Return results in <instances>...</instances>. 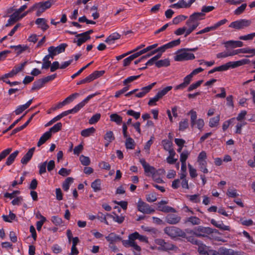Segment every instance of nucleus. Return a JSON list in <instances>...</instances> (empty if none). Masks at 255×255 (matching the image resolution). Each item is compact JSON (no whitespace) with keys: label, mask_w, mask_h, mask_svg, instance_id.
<instances>
[{"label":"nucleus","mask_w":255,"mask_h":255,"mask_svg":"<svg viewBox=\"0 0 255 255\" xmlns=\"http://www.w3.org/2000/svg\"><path fill=\"white\" fill-rule=\"evenodd\" d=\"M188 115H190L191 127L194 128L196 126L200 130H202L205 125L204 121L202 119L197 120V112L193 110H191L188 112Z\"/></svg>","instance_id":"1"},{"label":"nucleus","mask_w":255,"mask_h":255,"mask_svg":"<svg viewBox=\"0 0 255 255\" xmlns=\"http://www.w3.org/2000/svg\"><path fill=\"white\" fill-rule=\"evenodd\" d=\"M165 234H167L171 238H174L178 237L182 238L186 237V233L180 228L174 227H167L164 229Z\"/></svg>","instance_id":"2"},{"label":"nucleus","mask_w":255,"mask_h":255,"mask_svg":"<svg viewBox=\"0 0 255 255\" xmlns=\"http://www.w3.org/2000/svg\"><path fill=\"white\" fill-rule=\"evenodd\" d=\"M100 93L99 92H96L95 93L92 94L88 96L86 98H85L82 101H81L79 104H77L75 107L72 109L68 110L66 111V112L67 113L68 115L70 114H75L78 113L82 108H83L86 104L88 103V102L93 98L95 97L96 96L99 95Z\"/></svg>","instance_id":"3"},{"label":"nucleus","mask_w":255,"mask_h":255,"mask_svg":"<svg viewBox=\"0 0 255 255\" xmlns=\"http://www.w3.org/2000/svg\"><path fill=\"white\" fill-rule=\"evenodd\" d=\"M213 230L211 228L199 226L191 230L190 233L193 234L196 237H204L205 234L210 235L213 233Z\"/></svg>","instance_id":"4"},{"label":"nucleus","mask_w":255,"mask_h":255,"mask_svg":"<svg viewBox=\"0 0 255 255\" xmlns=\"http://www.w3.org/2000/svg\"><path fill=\"white\" fill-rule=\"evenodd\" d=\"M188 51H180L179 49L176 52V55L174 56L175 61H183L187 60H193L195 58V55L193 53L187 52Z\"/></svg>","instance_id":"5"},{"label":"nucleus","mask_w":255,"mask_h":255,"mask_svg":"<svg viewBox=\"0 0 255 255\" xmlns=\"http://www.w3.org/2000/svg\"><path fill=\"white\" fill-rule=\"evenodd\" d=\"M252 23V21L250 19H241L232 22L229 26L236 29H241L249 26Z\"/></svg>","instance_id":"6"},{"label":"nucleus","mask_w":255,"mask_h":255,"mask_svg":"<svg viewBox=\"0 0 255 255\" xmlns=\"http://www.w3.org/2000/svg\"><path fill=\"white\" fill-rule=\"evenodd\" d=\"M137 208L138 211L145 214H151L155 212L154 209L152 208L149 204L142 201L140 198L137 203Z\"/></svg>","instance_id":"7"},{"label":"nucleus","mask_w":255,"mask_h":255,"mask_svg":"<svg viewBox=\"0 0 255 255\" xmlns=\"http://www.w3.org/2000/svg\"><path fill=\"white\" fill-rule=\"evenodd\" d=\"M67 46V44L66 43H62L57 47L51 46L48 48V51L54 57L55 55L64 52Z\"/></svg>","instance_id":"8"},{"label":"nucleus","mask_w":255,"mask_h":255,"mask_svg":"<svg viewBox=\"0 0 255 255\" xmlns=\"http://www.w3.org/2000/svg\"><path fill=\"white\" fill-rule=\"evenodd\" d=\"M155 242L156 245L159 246L158 247L159 250L163 251L172 250L174 248V246L172 244L168 242H166L163 239H157L155 240Z\"/></svg>","instance_id":"9"},{"label":"nucleus","mask_w":255,"mask_h":255,"mask_svg":"<svg viewBox=\"0 0 255 255\" xmlns=\"http://www.w3.org/2000/svg\"><path fill=\"white\" fill-rule=\"evenodd\" d=\"M155 84L156 82H154L147 86L142 87L141 88L139 92L135 94V97L140 98L143 97L145 96L146 94L150 91V90L152 89Z\"/></svg>","instance_id":"10"},{"label":"nucleus","mask_w":255,"mask_h":255,"mask_svg":"<svg viewBox=\"0 0 255 255\" xmlns=\"http://www.w3.org/2000/svg\"><path fill=\"white\" fill-rule=\"evenodd\" d=\"M193 76L191 75V73L187 75L185 77H184L183 83L176 85L174 87L175 90H183L185 89L190 83Z\"/></svg>","instance_id":"11"},{"label":"nucleus","mask_w":255,"mask_h":255,"mask_svg":"<svg viewBox=\"0 0 255 255\" xmlns=\"http://www.w3.org/2000/svg\"><path fill=\"white\" fill-rule=\"evenodd\" d=\"M165 221L171 225H175L181 220V217L177 215L169 214L165 217Z\"/></svg>","instance_id":"12"},{"label":"nucleus","mask_w":255,"mask_h":255,"mask_svg":"<svg viewBox=\"0 0 255 255\" xmlns=\"http://www.w3.org/2000/svg\"><path fill=\"white\" fill-rule=\"evenodd\" d=\"M35 23L38 25V28H40L43 31H46L49 28V25L47 23V20L44 18H38Z\"/></svg>","instance_id":"13"},{"label":"nucleus","mask_w":255,"mask_h":255,"mask_svg":"<svg viewBox=\"0 0 255 255\" xmlns=\"http://www.w3.org/2000/svg\"><path fill=\"white\" fill-rule=\"evenodd\" d=\"M35 150V147L30 148L27 152L21 158V163L23 164H26L31 160Z\"/></svg>","instance_id":"14"},{"label":"nucleus","mask_w":255,"mask_h":255,"mask_svg":"<svg viewBox=\"0 0 255 255\" xmlns=\"http://www.w3.org/2000/svg\"><path fill=\"white\" fill-rule=\"evenodd\" d=\"M106 240L110 244H114L115 243L121 240V237L114 233H111L105 237Z\"/></svg>","instance_id":"15"},{"label":"nucleus","mask_w":255,"mask_h":255,"mask_svg":"<svg viewBox=\"0 0 255 255\" xmlns=\"http://www.w3.org/2000/svg\"><path fill=\"white\" fill-rule=\"evenodd\" d=\"M114 215L107 213V216L108 218H112L114 221L119 224H122L125 220V217L123 216H119L115 212H113Z\"/></svg>","instance_id":"16"},{"label":"nucleus","mask_w":255,"mask_h":255,"mask_svg":"<svg viewBox=\"0 0 255 255\" xmlns=\"http://www.w3.org/2000/svg\"><path fill=\"white\" fill-rule=\"evenodd\" d=\"M210 247L203 244L201 242L198 246V252L200 255H207Z\"/></svg>","instance_id":"17"},{"label":"nucleus","mask_w":255,"mask_h":255,"mask_svg":"<svg viewBox=\"0 0 255 255\" xmlns=\"http://www.w3.org/2000/svg\"><path fill=\"white\" fill-rule=\"evenodd\" d=\"M121 35L117 32H115L110 35L105 40V42L109 44H113L116 40L120 39Z\"/></svg>","instance_id":"18"},{"label":"nucleus","mask_w":255,"mask_h":255,"mask_svg":"<svg viewBox=\"0 0 255 255\" xmlns=\"http://www.w3.org/2000/svg\"><path fill=\"white\" fill-rule=\"evenodd\" d=\"M243 42L241 41L229 40L226 42V47H231L233 48L241 47L243 46Z\"/></svg>","instance_id":"19"},{"label":"nucleus","mask_w":255,"mask_h":255,"mask_svg":"<svg viewBox=\"0 0 255 255\" xmlns=\"http://www.w3.org/2000/svg\"><path fill=\"white\" fill-rule=\"evenodd\" d=\"M205 14L202 12H195L192 13L189 17L194 22L204 19Z\"/></svg>","instance_id":"20"},{"label":"nucleus","mask_w":255,"mask_h":255,"mask_svg":"<svg viewBox=\"0 0 255 255\" xmlns=\"http://www.w3.org/2000/svg\"><path fill=\"white\" fill-rule=\"evenodd\" d=\"M19 152L18 150H15L11 153L6 159L5 164L7 166L10 165L14 162Z\"/></svg>","instance_id":"21"},{"label":"nucleus","mask_w":255,"mask_h":255,"mask_svg":"<svg viewBox=\"0 0 255 255\" xmlns=\"http://www.w3.org/2000/svg\"><path fill=\"white\" fill-rule=\"evenodd\" d=\"M101 180L97 179L91 183V187L95 192H97L101 190Z\"/></svg>","instance_id":"22"},{"label":"nucleus","mask_w":255,"mask_h":255,"mask_svg":"<svg viewBox=\"0 0 255 255\" xmlns=\"http://www.w3.org/2000/svg\"><path fill=\"white\" fill-rule=\"evenodd\" d=\"M220 120V115H218L216 117L210 118L209 122V126L212 128L217 127L219 124Z\"/></svg>","instance_id":"23"},{"label":"nucleus","mask_w":255,"mask_h":255,"mask_svg":"<svg viewBox=\"0 0 255 255\" xmlns=\"http://www.w3.org/2000/svg\"><path fill=\"white\" fill-rule=\"evenodd\" d=\"M162 143L164 149L168 151L169 153L171 152V151H174L172 148V142L170 140L164 139L162 140Z\"/></svg>","instance_id":"24"},{"label":"nucleus","mask_w":255,"mask_h":255,"mask_svg":"<svg viewBox=\"0 0 255 255\" xmlns=\"http://www.w3.org/2000/svg\"><path fill=\"white\" fill-rule=\"evenodd\" d=\"M76 37L78 38L77 40L74 39V42L76 43L78 46H80L83 43H85L89 39L88 37H86L85 35H80V33L76 34Z\"/></svg>","instance_id":"25"},{"label":"nucleus","mask_w":255,"mask_h":255,"mask_svg":"<svg viewBox=\"0 0 255 255\" xmlns=\"http://www.w3.org/2000/svg\"><path fill=\"white\" fill-rule=\"evenodd\" d=\"M51 135L48 132V131L45 132L39 138L37 145L39 147L43 144H44L48 139L51 137Z\"/></svg>","instance_id":"26"},{"label":"nucleus","mask_w":255,"mask_h":255,"mask_svg":"<svg viewBox=\"0 0 255 255\" xmlns=\"http://www.w3.org/2000/svg\"><path fill=\"white\" fill-rule=\"evenodd\" d=\"M201 220L198 217L196 216H191L187 218L185 221V223H190L193 225H198L201 224Z\"/></svg>","instance_id":"27"},{"label":"nucleus","mask_w":255,"mask_h":255,"mask_svg":"<svg viewBox=\"0 0 255 255\" xmlns=\"http://www.w3.org/2000/svg\"><path fill=\"white\" fill-rule=\"evenodd\" d=\"M44 85L42 79H39L33 83L31 90L34 91L41 89Z\"/></svg>","instance_id":"28"},{"label":"nucleus","mask_w":255,"mask_h":255,"mask_svg":"<svg viewBox=\"0 0 255 255\" xmlns=\"http://www.w3.org/2000/svg\"><path fill=\"white\" fill-rule=\"evenodd\" d=\"M74 179L72 177H67L62 183V188L65 191L69 189L70 185L73 182Z\"/></svg>","instance_id":"29"},{"label":"nucleus","mask_w":255,"mask_h":255,"mask_svg":"<svg viewBox=\"0 0 255 255\" xmlns=\"http://www.w3.org/2000/svg\"><path fill=\"white\" fill-rule=\"evenodd\" d=\"M96 131L94 127L84 129L81 131V134L84 137H88L94 133Z\"/></svg>","instance_id":"30"},{"label":"nucleus","mask_w":255,"mask_h":255,"mask_svg":"<svg viewBox=\"0 0 255 255\" xmlns=\"http://www.w3.org/2000/svg\"><path fill=\"white\" fill-rule=\"evenodd\" d=\"M170 61L168 58L160 60L155 63V66L157 68H161L162 67H167L170 65Z\"/></svg>","instance_id":"31"},{"label":"nucleus","mask_w":255,"mask_h":255,"mask_svg":"<svg viewBox=\"0 0 255 255\" xmlns=\"http://www.w3.org/2000/svg\"><path fill=\"white\" fill-rule=\"evenodd\" d=\"M19 70L17 67L14 66L13 69L8 73H6L2 75L1 79H7L8 78H11L19 72Z\"/></svg>","instance_id":"32"},{"label":"nucleus","mask_w":255,"mask_h":255,"mask_svg":"<svg viewBox=\"0 0 255 255\" xmlns=\"http://www.w3.org/2000/svg\"><path fill=\"white\" fill-rule=\"evenodd\" d=\"M62 127V124L61 123H57L54 125L52 127L50 128L48 131L49 133L52 135V133H56L60 130Z\"/></svg>","instance_id":"33"},{"label":"nucleus","mask_w":255,"mask_h":255,"mask_svg":"<svg viewBox=\"0 0 255 255\" xmlns=\"http://www.w3.org/2000/svg\"><path fill=\"white\" fill-rule=\"evenodd\" d=\"M55 0H48L44 2H37L38 5H40L44 9L46 10L49 8L52 4L55 2Z\"/></svg>","instance_id":"34"},{"label":"nucleus","mask_w":255,"mask_h":255,"mask_svg":"<svg viewBox=\"0 0 255 255\" xmlns=\"http://www.w3.org/2000/svg\"><path fill=\"white\" fill-rule=\"evenodd\" d=\"M110 120L115 122L117 125H120L122 123L123 118L117 114H112L110 115Z\"/></svg>","instance_id":"35"},{"label":"nucleus","mask_w":255,"mask_h":255,"mask_svg":"<svg viewBox=\"0 0 255 255\" xmlns=\"http://www.w3.org/2000/svg\"><path fill=\"white\" fill-rule=\"evenodd\" d=\"M145 173L147 175H152L153 176L156 174V169L152 166H150L149 164L144 168Z\"/></svg>","instance_id":"36"},{"label":"nucleus","mask_w":255,"mask_h":255,"mask_svg":"<svg viewBox=\"0 0 255 255\" xmlns=\"http://www.w3.org/2000/svg\"><path fill=\"white\" fill-rule=\"evenodd\" d=\"M158 210L164 213L175 212V210L171 207L168 206H161V205H158Z\"/></svg>","instance_id":"37"},{"label":"nucleus","mask_w":255,"mask_h":255,"mask_svg":"<svg viewBox=\"0 0 255 255\" xmlns=\"http://www.w3.org/2000/svg\"><path fill=\"white\" fill-rule=\"evenodd\" d=\"M126 147L127 149H133L135 147V142L134 140L130 137H128L126 139L125 142Z\"/></svg>","instance_id":"38"},{"label":"nucleus","mask_w":255,"mask_h":255,"mask_svg":"<svg viewBox=\"0 0 255 255\" xmlns=\"http://www.w3.org/2000/svg\"><path fill=\"white\" fill-rule=\"evenodd\" d=\"M2 218L5 222L11 223L12 220H14L15 219L16 215L14 213H12L11 211H9L8 215H3L2 216Z\"/></svg>","instance_id":"39"},{"label":"nucleus","mask_w":255,"mask_h":255,"mask_svg":"<svg viewBox=\"0 0 255 255\" xmlns=\"http://www.w3.org/2000/svg\"><path fill=\"white\" fill-rule=\"evenodd\" d=\"M51 222L55 226H61L63 224V221L61 218L58 216H53L51 217Z\"/></svg>","instance_id":"40"},{"label":"nucleus","mask_w":255,"mask_h":255,"mask_svg":"<svg viewBox=\"0 0 255 255\" xmlns=\"http://www.w3.org/2000/svg\"><path fill=\"white\" fill-rule=\"evenodd\" d=\"M189 126L188 120L186 119L181 121L179 123V130L180 131H184Z\"/></svg>","instance_id":"41"},{"label":"nucleus","mask_w":255,"mask_h":255,"mask_svg":"<svg viewBox=\"0 0 255 255\" xmlns=\"http://www.w3.org/2000/svg\"><path fill=\"white\" fill-rule=\"evenodd\" d=\"M172 89V87L171 86H167L162 90L159 91L157 94L159 96L160 99H161L164 96H165L169 91H170Z\"/></svg>","instance_id":"42"},{"label":"nucleus","mask_w":255,"mask_h":255,"mask_svg":"<svg viewBox=\"0 0 255 255\" xmlns=\"http://www.w3.org/2000/svg\"><path fill=\"white\" fill-rule=\"evenodd\" d=\"M221 255H236V252L230 249L220 248Z\"/></svg>","instance_id":"43"},{"label":"nucleus","mask_w":255,"mask_h":255,"mask_svg":"<svg viewBox=\"0 0 255 255\" xmlns=\"http://www.w3.org/2000/svg\"><path fill=\"white\" fill-rule=\"evenodd\" d=\"M228 22V20L226 18L223 19L215 23L213 25L211 26L212 30L217 29L221 26L225 24Z\"/></svg>","instance_id":"44"},{"label":"nucleus","mask_w":255,"mask_h":255,"mask_svg":"<svg viewBox=\"0 0 255 255\" xmlns=\"http://www.w3.org/2000/svg\"><path fill=\"white\" fill-rule=\"evenodd\" d=\"M255 37V32L245 35L240 36L239 38L240 40L244 41H250L253 40Z\"/></svg>","instance_id":"45"},{"label":"nucleus","mask_w":255,"mask_h":255,"mask_svg":"<svg viewBox=\"0 0 255 255\" xmlns=\"http://www.w3.org/2000/svg\"><path fill=\"white\" fill-rule=\"evenodd\" d=\"M79 96V93H73L68 97H67L64 101L62 102L64 103L65 105L71 103L72 102L76 97Z\"/></svg>","instance_id":"46"},{"label":"nucleus","mask_w":255,"mask_h":255,"mask_svg":"<svg viewBox=\"0 0 255 255\" xmlns=\"http://www.w3.org/2000/svg\"><path fill=\"white\" fill-rule=\"evenodd\" d=\"M28 48V46L26 45H22L19 44L18 45H16V47L14 49V51L16 53L17 55L20 54L23 51L26 50Z\"/></svg>","instance_id":"47"},{"label":"nucleus","mask_w":255,"mask_h":255,"mask_svg":"<svg viewBox=\"0 0 255 255\" xmlns=\"http://www.w3.org/2000/svg\"><path fill=\"white\" fill-rule=\"evenodd\" d=\"M101 114L97 113L94 115L89 120V123L90 125H94L96 124L101 118Z\"/></svg>","instance_id":"48"},{"label":"nucleus","mask_w":255,"mask_h":255,"mask_svg":"<svg viewBox=\"0 0 255 255\" xmlns=\"http://www.w3.org/2000/svg\"><path fill=\"white\" fill-rule=\"evenodd\" d=\"M180 43H181V40L179 38L176 40H172L165 44L166 45L167 48L169 49V48H173V47H176V46L179 45L180 44Z\"/></svg>","instance_id":"49"},{"label":"nucleus","mask_w":255,"mask_h":255,"mask_svg":"<svg viewBox=\"0 0 255 255\" xmlns=\"http://www.w3.org/2000/svg\"><path fill=\"white\" fill-rule=\"evenodd\" d=\"M169 153V155L166 158L167 162L171 164H174L177 160V159H175L174 158V156L175 155V151H171V152Z\"/></svg>","instance_id":"50"},{"label":"nucleus","mask_w":255,"mask_h":255,"mask_svg":"<svg viewBox=\"0 0 255 255\" xmlns=\"http://www.w3.org/2000/svg\"><path fill=\"white\" fill-rule=\"evenodd\" d=\"M199 165V168L201 171L204 173H207L208 170L207 168V163L206 161H202L201 162H198Z\"/></svg>","instance_id":"51"},{"label":"nucleus","mask_w":255,"mask_h":255,"mask_svg":"<svg viewBox=\"0 0 255 255\" xmlns=\"http://www.w3.org/2000/svg\"><path fill=\"white\" fill-rule=\"evenodd\" d=\"M243 53L250 54V55H246V57H251L255 55V49L249 47L243 48Z\"/></svg>","instance_id":"52"},{"label":"nucleus","mask_w":255,"mask_h":255,"mask_svg":"<svg viewBox=\"0 0 255 255\" xmlns=\"http://www.w3.org/2000/svg\"><path fill=\"white\" fill-rule=\"evenodd\" d=\"M20 193L19 190H14L12 193L6 192L4 194V197L5 198H9L11 199L15 197L16 195H18Z\"/></svg>","instance_id":"53"},{"label":"nucleus","mask_w":255,"mask_h":255,"mask_svg":"<svg viewBox=\"0 0 255 255\" xmlns=\"http://www.w3.org/2000/svg\"><path fill=\"white\" fill-rule=\"evenodd\" d=\"M187 16L183 15H179L173 18L172 20V22L174 24H177L180 22L184 20L187 18Z\"/></svg>","instance_id":"54"},{"label":"nucleus","mask_w":255,"mask_h":255,"mask_svg":"<svg viewBox=\"0 0 255 255\" xmlns=\"http://www.w3.org/2000/svg\"><path fill=\"white\" fill-rule=\"evenodd\" d=\"M104 139L108 142H112L115 139V136L112 131H107L105 136Z\"/></svg>","instance_id":"55"},{"label":"nucleus","mask_w":255,"mask_h":255,"mask_svg":"<svg viewBox=\"0 0 255 255\" xmlns=\"http://www.w3.org/2000/svg\"><path fill=\"white\" fill-rule=\"evenodd\" d=\"M80 160L81 164L84 166H88L90 163V159L89 157L81 155L80 157Z\"/></svg>","instance_id":"56"},{"label":"nucleus","mask_w":255,"mask_h":255,"mask_svg":"<svg viewBox=\"0 0 255 255\" xmlns=\"http://www.w3.org/2000/svg\"><path fill=\"white\" fill-rule=\"evenodd\" d=\"M230 68H235L236 67L244 65L242 59L235 61V62H229Z\"/></svg>","instance_id":"57"},{"label":"nucleus","mask_w":255,"mask_h":255,"mask_svg":"<svg viewBox=\"0 0 255 255\" xmlns=\"http://www.w3.org/2000/svg\"><path fill=\"white\" fill-rule=\"evenodd\" d=\"M140 75L128 77L127 78L124 80V81H123V84L124 85H126L128 83H129L134 80H137L140 77Z\"/></svg>","instance_id":"58"},{"label":"nucleus","mask_w":255,"mask_h":255,"mask_svg":"<svg viewBox=\"0 0 255 255\" xmlns=\"http://www.w3.org/2000/svg\"><path fill=\"white\" fill-rule=\"evenodd\" d=\"M203 81L202 80L198 81L195 83L192 84L188 87V88L187 89V91L191 92V91H193V90L197 88L198 87H199L201 85V84L203 83Z\"/></svg>","instance_id":"59"},{"label":"nucleus","mask_w":255,"mask_h":255,"mask_svg":"<svg viewBox=\"0 0 255 255\" xmlns=\"http://www.w3.org/2000/svg\"><path fill=\"white\" fill-rule=\"evenodd\" d=\"M247 6V3H243L241 6L238 7L236 10L234 11V13L236 15H240L242 14L244 11L245 10L246 7Z\"/></svg>","instance_id":"60"},{"label":"nucleus","mask_w":255,"mask_h":255,"mask_svg":"<svg viewBox=\"0 0 255 255\" xmlns=\"http://www.w3.org/2000/svg\"><path fill=\"white\" fill-rule=\"evenodd\" d=\"M46 166H47V161L39 164L38 166L39 170V173L40 175H42L45 173L46 172Z\"/></svg>","instance_id":"61"},{"label":"nucleus","mask_w":255,"mask_h":255,"mask_svg":"<svg viewBox=\"0 0 255 255\" xmlns=\"http://www.w3.org/2000/svg\"><path fill=\"white\" fill-rule=\"evenodd\" d=\"M131 247H132L133 249V252L134 255H140L141 249V248L137 245L135 242H133Z\"/></svg>","instance_id":"62"},{"label":"nucleus","mask_w":255,"mask_h":255,"mask_svg":"<svg viewBox=\"0 0 255 255\" xmlns=\"http://www.w3.org/2000/svg\"><path fill=\"white\" fill-rule=\"evenodd\" d=\"M227 195L229 197L235 198L239 196V194L237 193V191L235 189H229L227 192Z\"/></svg>","instance_id":"63"},{"label":"nucleus","mask_w":255,"mask_h":255,"mask_svg":"<svg viewBox=\"0 0 255 255\" xmlns=\"http://www.w3.org/2000/svg\"><path fill=\"white\" fill-rule=\"evenodd\" d=\"M11 150L12 149L11 148H8L2 150L0 153V161L5 158L10 153Z\"/></svg>","instance_id":"64"}]
</instances>
